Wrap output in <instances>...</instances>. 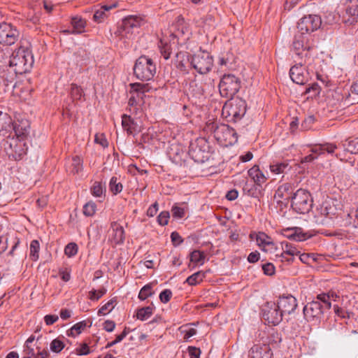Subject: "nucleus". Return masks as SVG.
Returning <instances> with one entry per match:
<instances>
[{"mask_svg":"<svg viewBox=\"0 0 358 358\" xmlns=\"http://www.w3.org/2000/svg\"><path fill=\"white\" fill-rule=\"evenodd\" d=\"M34 62L31 51L29 48L20 45L12 52L9 59V67L15 74L22 75L31 70Z\"/></svg>","mask_w":358,"mask_h":358,"instance_id":"nucleus-1","label":"nucleus"},{"mask_svg":"<svg viewBox=\"0 0 358 358\" xmlns=\"http://www.w3.org/2000/svg\"><path fill=\"white\" fill-rule=\"evenodd\" d=\"M206 129L214 134L215 139L220 143L231 145L237 141V134L234 129L225 124L217 122H208Z\"/></svg>","mask_w":358,"mask_h":358,"instance_id":"nucleus-2","label":"nucleus"},{"mask_svg":"<svg viewBox=\"0 0 358 358\" xmlns=\"http://www.w3.org/2000/svg\"><path fill=\"white\" fill-rule=\"evenodd\" d=\"M133 70L137 79L149 81L156 73V65L151 58L142 55L136 60Z\"/></svg>","mask_w":358,"mask_h":358,"instance_id":"nucleus-3","label":"nucleus"},{"mask_svg":"<svg viewBox=\"0 0 358 358\" xmlns=\"http://www.w3.org/2000/svg\"><path fill=\"white\" fill-rule=\"evenodd\" d=\"M313 46L310 43L308 36L297 33L295 34L292 44L291 51L296 59L306 63L312 55Z\"/></svg>","mask_w":358,"mask_h":358,"instance_id":"nucleus-4","label":"nucleus"},{"mask_svg":"<svg viewBox=\"0 0 358 358\" xmlns=\"http://www.w3.org/2000/svg\"><path fill=\"white\" fill-rule=\"evenodd\" d=\"M313 203V199L310 193L305 189L300 188L292 196L291 208L297 213L306 214L311 210Z\"/></svg>","mask_w":358,"mask_h":358,"instance_id":"nucleus-5","label":"nucleus"},{"mask_svg":"<svg viewBox=\"0 0 358 358\" xmlns=\"http://www.w3.org/2000/svg\"><path fill=\"white\" fill-rule=\"evenodd\" d=\"M42 344V335L38 334V329H36L34 334L25 342L22 358H45V349L41 346Z\"/></svg>","mask_w":358,"mask_h":358,"instance_id":"nucleus-6","label":"nucleus"},{"mask_svg":"<svg viewBox=\"0 0 358 358\" xmlns=\"http://www.w3.org/2000/svg\"><path fill=\"white\" fill-rule=\"evenodd\" d=\"M219 92L222 97L232 99L241 87V80L234 74H224L219 83Z\"/></svg>","mask_w":358,"mask_h":358,"instance_id":"nucleus-7","label":"nucleus"},{"mask_svg":"<svg viewBox=\"0 0 358 358\" xmlns=\"http://www.w3.org/2000/svg\"><path fill=\"white\" fill-rule=\"evenodd\" d=\"M327 310L329 309L324 307V303L316 296L312 301L305 305L303 311L304 317L308 322L318 324Z\"/></svg>","mask_w":358,"mask_h":358,"instance_id":"nucleus-8","label":"nucleus"},{"mask_svg":"<svg viewBox=\"0 0 358 358\" xmlns=\"http://www.w3.org/2000/svg\"><path fill=\"white\" fill-rule=\"evenodd\" d=\"M1 145L9 159L12 160H20L26 154L25 143L14 137L6 138L2 141Z\"/></svg>","mask_w":358,"mask_h":358,"instance_id":"nucleus-9","label":"nucleus"},{"mask_svg":"<svg viewBox=\"0 0 358 358\" xmlns=\"http://www.w3.org/2000/svg\"><path fill=\"white\" fill-rule=\"evenodd\" d=\"M246 110L245 101L242 99H236L229 103H225L222 108V113L227 114L226 117L230 118L229 121L237 122L245 115Z\"/></svg>","mask_w":358,"mask_h":358,"instance_id":"nucleus-10","label":"nucleus"},{"mask_svg":"<svg viewBox=\"0 0 358 358\" xmlns=\"http://www.w3.org/2000/svg\"><path fill=\"white\" fill-rule=\"evenodd\" d=\"M191 66L200 74L208 73L213 66V57L208 52H200L189 58Z\"/></svg>","mask_w":358,"mask_h":358,"instance_id":"nucleus-11","label":"nucleus"},{"mask_svg":"<svg viewBox=\"0 0 358 358\" xmlns=\"http://www.w3.org/2000/svg\"><path fill=\"white\" fill-rule=\"evenodd\" d=\"M262 316L268 324L274 326L278 325L283 317L277 303L273 301L266 302L262 306Z\"/></svg>","mask_w":358,"mask_h":358,"instance_id":"nucleus-12","label":"nucleus"},{"mask_svg":"<svg viewBox=\"0 0 358 358\" xmlns=\"http://www.w3.org/2000/svg\"><path fill=\"white\" fill-rule=\"evenodd\" d=\"M322 24L321 17L317 15H308L302 17L298 22L299 33L308 35L317 30Z\"/></svg>","mask_w":358,"mask_h":358,"instance_id":"nucleus-13","label":"nucleus"},{"mask_svg":"<svg viewBox=\"0 0 358 358\" xmlns=\"http://www.w3.org/2000/svg\"><path fill=\"white\" fill-rule=\"evenodd\" d=\"M19 34L18 30L11 24L0 23V44L5 45L14 44L18 39Z\"/></svg>","mask_w":358,"mask_h":358,"instance_id":"nucleus-14","label":"nucleus"},{"mask_svg":"<svg viewBox=\"0 0 358 358\" xmlns=\"http://www.w3.org/2000/svg\"><path fill=\"white\" fill-rule=\"evenodd\" d=\"M143 19L141 17L129 15L124 17L120 26L121 35L130 38L135 30L142 24Z\"/></svg>","mask_w":358,"mask_h":358,"instance_id":"nucleus-15","label":"nucleus"},{"mask_svg":"<svg viewBox=\"0 0 358 358\" xmlns=\"http://www.w3.org/2000/svg\"><path fill=\"white\" fill-rule=\"evenodd\" d=\"M338 147L334 143H324L315 145L312 149V154L305 156L301 159V163L311 162L317 158V156L324 155L326 153L333 155Z\"/></svg>","mask_w":358,"mask_h":358,"instance_id":"nucleus-16","label":"nucleus"},{"mask_svg":"<svg viewBox=\"0 0 358 358\" xmlns=\"http://www.w3.org/2000/svg\"><path fill=\"white\" fill-rule=\"evenodd\" d=\"M304 62L299 60V64L291 67L289 76L292 80L298 85H304L308 80L309 73L303 67Z\"/></svg>","mask_w":358,"mask_h":358,"instance_id":"nucleus-17","label":"nucleus"},{"mask_svg":"<svg viewBox=\"0 0 358 358\" xmlns=\"http://www.w3.org/2000/svg\"><path fill=\"white\" fill-rule=\"evenodd\" d=\"M276 303L282 315L293 313L298 306L296 299L291 294L280 296Z\"/></svg>","mask_w":358,"mask_h":358,"instance_id":"nucleus-18","label":"nucleus"},{"mask_svg":"<svg viewBox=\"0 0 358 358\" xmlns=\"http://www.w3.org/2000/svg\"><path fill=\"white\" fill-rule=\"evenodd\" d=\"M30 124L26 119L12 122V137L20 141H24L29 135Z\"/></svg>","mask_w":358,"mask_h":358,"instance_id":"nucleus-19","label":"nucleus"},{"mask_svg":"<svg viewBox=\"0 0 358 358\" xmlns=\"http://www.w3.org/2000/svg\"><path fill=\"white\" fill-rule=\"evenodd\" d=\"M134 94L129 99V105L134 106L143 101L144 92L148 91V85L138 83L131 84Z\"/></svg>","mask_w":358,"mask_h":358,"instance_id":"nucleus-20","label":"nucleus"},{"mask_svg":"<svg viewBox=\"0 0 358 358\" xmlns=\"http://www.w3.org/2000/svg\"><path fill=\"white\" fill-rule=\"evenodd\" d=\"M250 358H272L273 352L268 344H255L249 351Z\"/></svg>","mask_w":358,"mask_h":358,"instance_id":"nucleus-21","label":"nucleus"},{"mask_svg":"<svg viewBox=\"0 0 358 358\" xmlns=\"http://www.w3.org/2000/svg\"><path fill=\"white\" fill-rule=\"evenodd\" d=\"M201 143H203L202 139L199 141L198 140L194 143H192L189 149V156L194 162L198 163H203L208 159V153H206L204 150H202L201 146L199 145Z\"/></svg>","mask_w":358,"mask_h":358,"instance_id":"nucleus-22","label":"nucleus"},{"mask_svg":"<svg viewBox=\"0 0 358 358\" xmlns=\"http://www.w3.org/2000/svg\"><path fill=\"white\" fill-rule=\"evenodd\" d=\"M295 185L294 183L286 182L280 185L275 191L274 197L275 199H284L285 201H292V196L295 192H294Z\"/></svg>","mask_w":358,"mask_h":358,"instance_id":"nucleus-23","label":"nucleus"},{"mask_svg":"<svg viewBox=\"0 0 358 358\" xmlns=\"http://www.w3.org/2000/svg\"><path fill=\"white\" fill-rule=\"evenodd\" d=\"M12 118L6 113L0 111V136L6 138L12 135Z\"/></svg>","mask_w":358,"mask_h":358,"instance_id":"nucleus-24","label":"nucleus"},{"mask_svg":"<svg viewBox=\"0 0 358 358\" xmlns=\"http://www.w3.org/2000/svg\"><path fill=\"white\" fill-rule=\"evenodd\" d=\"M345 13L348 18L345 22L352 24L357 22L358 19V0H348L345 3Z\"/></svg>","mask_w":358,"mask_h":358,"instance_id":"nucleus-25","label":"nucleus"},{"mask_svg":"<svg viewBox=\"0 0 358 358\" xmlns=\"http://www.w3.org/2000/svg\"><path fill=\"white\" fill-rule=\"evenodd\" d=\"M122 125L128 134L134 136L140 131L139 126L130 115L124 114L122 116Z\"/></svg>","mask_w":358,"mask_h":358,"instance_id":"nucleus-26","label":"nucleus"},{"mask_svg":"<svg viewBox=\"0 0 358 358\" xmlns=\"http://www.w3.org/2000/svg\"><path fill=\"white\" fill-rule=\"evenodd\" d=\"M236 63V57L231 52L222 54L219 57L218 64L220 68H225L227 69H232Z\"/></svg>","mask_w":358,"mask_h":358,"instance_id":"nucleus-27","label":"nucleus"},{"mask_svg":"<svg viewBox=\"0 0 358 358\" xmlns=\"http://www.w3.org/2000/svg\"><path fill=\"white\" fill-rule=\"evenodd\" d=\"M110 229L113 231V240L115 244H122L124 241V230L120 224L116 222L110 224Z\"/></svg>","mask_w":358,"mask_h":358,"instance_id":"nucleus-28","label":"nucleus"},{"mask_svg":"<svg viewBox=\"0 0 358 358\" xmlns=\"http://www.w3.org/2000/svg\"><path fill=\"white\" fill-rule=\"evenodd\" d=\"M261 186L253 182H246L243 187L244 194L253 197L258 198L261 194Z\"/></svg>","mask_w":358,"mask_h":358,"instance_id":"nucleus-29","label":"nucleus"},{"mask_svg":"<svg viewBox=\"0 0 358 358\" xmlns=\"http://www.w3.org/2000/svg\"><path fill=\"white\" fill-rule=\"evenodd\" d=\"M338 298L339 296L334 292H323L317 295V299L322 301L324 307L329 310L331 308V301H336Z\"/></svg>","mask_w":358,"mask_h":358,"instance_id":"nucleus-30","label":"nucleus"},{"mask_svg":"<svg viewBox=\"0 0 358 358\" xmlns=\"http://www.w3.org/2000/svg\"><path fill=\"white\" fill-rule=\"evenodd\" d=\"M282 249L283 252L282 253V257L285 258V255H288L291 257H294V255H297L300 253L296 247L288 242H282ZM287 262L293 261V257H290L286 259Z\"/></svg>","mask_w":358,"mask_h":358,"instance_id":"nucleus-31","label":"nucleus"},{"mask_svg":"<svg viewBox=\"0 0 358 358\" xmlns=\"http://www.w3.org/2000/svg\"><path fill=\"white\" fill-rule=\"evenodd\" d=\"M345 152L358 154V138L347 139L341 144Z\"/></svg>","mask_w":358,"mask_h":358,"instance_id":"nucleus-32","label":"nucleus"},{"mask_svg":"<svg viewBox=\"0 0 358 358\" xmlns=\"http://www.w3.org/2000/svg\"><path fill=\"white\" fill-rule=\"evenodd\" d=\"M71 25L73 29V31L76 34H82L85 31L86 22L81 17H73L71 19Z\"/></svg>","mask_w":358,"mask_h":358,"instance_id":"nucleus-33","label":"nucleus"},{"mask_svg":"<svg viewBox=\"0 0 358 358\" xmlns=\"http://www.w3.org/2000/svg\"><path fill=\"white\" fill-rule=\"evenodd\" d=\"M155 306L153 304H151L150 306L146 307L138 308L136 310V316L137 319L141 321L146 320L152 315Z\"/></svg>","mask_w":358,"mask_h":358,"instance_id":"nucleus-34","label":"nucleus"},{"mask_svg":"<svg viewBox=\"0 0 358 358\" xmlns=\"http://www.w3.org/2000/svg\"><path fill=\"white\" fill-rule=\"evenodd\" d=\"M15 85L13 83V78H8L7 74L5 72H3L0 75V92H7L10 88L14 87Z\"/></svg>","mask_w":358,"mask_h":358,"instance_id":"nucleus-35","label":"nucleus"},{"mask_svg":"<svg viewBox=\"0 0 358 358\" xmlns=\"http://www.w3.org/2000/svg\"><path fill=\"white\" fill-rule=\"evenodd\" d=\"M189 259L191 262L201 266L205 262L206 255L203 251L194 250L189 254Z\"/></svg>","mask_w":358,"mask_h":358,"instance_id":"nucleus-36","label":"nucleus"},{"mask_svg":"<svg viewBox=\"0 0 358 358\" xmlns=\"http://www.w3.org/2000/svg\"><path fill=\"white\" fill-rule=\"evenodd\" d=\"M87 326V322L85 320L77 322L67 331V335L69 336L76 337L80 334Z\"/></svg>","mask_w":358,"mask_h":358,"instance_id":"nucleus-37","label":"nucleus"},{"mask_svg":"<svg viewBox=\"0 0 358 358\" xmlns=\"http://www.w3.org/2000/svg\"><path fill=\"white\" fill-rule=\"evenodd\" d=\"M114 7H115V4L112 6H103L101 8L95 11L93 16L94 20L98 23L102 22L106 17V11H108Z\"/></svg>","mask_w":358,"mask_h":358,"instance_id":"nucleus-38","label":"nucleus"},{"mask_svg":"<svg viewBox=\"0 0 358 358\" xmlns=\"http://www.w3.org/2000/svg\"><path fill=\"white\" fill-rule=\"evenodd\" d=\"M205 273L201 271H197L189 275L185 280L189 285L194 286L203 281L205 278Z\"/></svg>","mask_w":358,"mask_h":358,"instance_id":"nucleus-39","label":"nucleus"},{"mask_svg":"<svg viewBox=\"0 0 358 358\" xmlns=\"http://www.w3.org/2000/svg\"><path fill=\"white\" fill-rule=\"evenodd\" d=\"M123 185L118 181V178L113 176L109 182V189L113 195H117L122 191Z\"/></svg>","mask_w":358,"mask_h":358,"instance_id":"nucleus-40","label":"nucleus"},{"mask_svg":"<svg viewBox=\"0 0 358 358\" xmlns=\"http://www.w3.org/2000/svg\"><path fill=\"white\" fill-rule=\"evenodd\" d=\"M176 31L175 33V36L176 37L182 36L189 33V28L187 26L186 23L183 18H178L176 23Z\"/></svg>","mask_w":358,"mask_h":358,"instance_id":"nucleus-41","label":"nucleus"},{"mask_svg":"<svg viewBox=\"0 0 358 358\" xmlns=\"http://www.w3.org/2000/svg\"><path fill=\"white\" fill-rule=\"evenodd\" d=\"M40 243L37 240H33L30 243L29 257L32 261L39 258Z\"/></svg>","mask_w":358,"mask_h":358,"instance_id":"nucleus-42","label":"nucleus"},{"mask_svg":"<svg viewBox=\"0 0 358 358\" xmlns=\"http://www.w3.org/2000/svg\"><path fill=\"white\" fill-rule=\"evenodd\" d=\"M170 157L175 161L181 160L185 155V152L180 145H173L169 152Z\"/></svg>","mask_w":358,"mask_h":358,"instance_id":"nucleus-43","label":"nucleus"},{"mask_svg":"<svg viewBox=\"0 0 358 358\" xmlns=\"http://www.w3.org/2000/svg\"><path fill=\"white\" fill-rule=\"evenodd\" d=\"M159 47L160 48V52L163 57L165 59H169L171 54L172 52L171 45L169 43L164 42L162 40H161Z\"/></svg>","mask_w":358,"mask_h":358,"instance_id":"nucleus-44","label":"nucleus"},{"mask_svg":"<svg viewBox=\"0 0 358 358\" xmlns=\"http://www.w3.org/2000/svg\"><path fill=\"white\" fill-rule=\"evenodd\" d=\"M154 294L152 291V286L151 284H147L143 286L138 294V298L140 300H145L148 297L152 296Z\"/></svg>","mask_w":358,"mask_h":358,"instance_id":"nucleus-45","label":"nucleus"},{"mask_svg":"<svg viewBox=\"0 0 358 358\" xmlns=\"http://www.w3.org/2000/svg\"><path fill=\"white\" fill-rule=\"evenodd\" d=\"M288 166L289 164L286 162H283L270 165V170L275 174H280L284 173Z\"/></svg>","mask_w":358,"mask_h":358,"instance_id":"nucleus-46","label":"nucleus"},{"mask_svg":"<svg viewBox=\"0 0 358 358\" xmlns=\"http://www.w3.org/2000/svg\"><path fill=\"white\" fill-rule=\"evenodd\" d=\"M287 237L296 241H302L307 238L306 234L301 232V228H296L293 232L287 235Z\"/></svg>","mask_w":358,"mask_h":358,"instance_id":"nucleus-47","label":"nucleus"},{"mask_svg":"<svg viewBox=\"0 0 358 358\" xmlns=\"http://www.w3.org/2000/svg\"><path fill=\"white\" fill-rule=\"evenodd\" d=\"M96 210V205L93 201L86 203L83 206V214L87 217H92Z\"/></svg>","mask_w":358,"mask_h":358,"instance_id":"nucleus-48","label":"nucleus"},{"mask_svg":"<svg viewBox=\"0 0 358 358\" xmlns=\"http://www.w3.org/2000/svg\"><path fill=\"white\" fill-rule=\"evenodd\" d=\"M72 170L73 174H78L83 169V161L78 156H75L72 159Z\"/></svg>","mask_w":358,"mask_h":358,"instance_id":"nucleus-49","label":"nucleus"},{"mask_svg":"<svg viewBox=\"0 0 358 358\" xmlns=\"http://www.w3.org/2000/svg\"><path fill=\"white\" fill-rule=\"evenodd\" d=\"M192 324H188L186 325H183L180 328L181 329V332L184 334L185 340H187L192 336L196 334V329L189 327V325Z\"/></svg>","mask_w":358,"mask_h":358,"instance_id":"nucleus-50","label":"nucleus"},{"mask_svg":"<svg viewBox=\"0 0 358 358\" xmlns=\"http://www.w3.org/2000/svg\"><path fill=\"white\" fill-rule=\"evenodd\" d=\"M91 194L95 197H101L103 196L104 190L100 182H94L90 188Z\"/></svg>","mask_w":358,"mask_h":358,"instance_id":"nucleus-51","label":"nucleus"},{"mask_svg":"<svg viewBox=\"0 0 358 358\" xmlns=\"http://www.w3.org/2000/svg\"><path fill=\"white\" fill-rule=\"evenodd\" d=\"M115 300L111 299L105 305L102 306L98 310L99 315H105L110 313L115 307Z\"/></svg>","mask_w":358,"mask_h":358,"instance_id":"nucleus-52","label":"nucleus"},{"mask_svg":"<svg viewBox=\"0 0 358 358\" xmlns=\"http://www.w3.org/2000/svg\"><path fill=\"white\" fill-rule=\"evenodd\" d=\"M71 96L73 100H80L83 96V90L76 84H72L71 87Z\"/></svg>","mask_w":358,"mask_h":358,"instance_id":"nucleus-53","label":"nucleus"},{"mask_svg":"<svg viewBox=\"0 0 358 358\" xmlns=\"http://www.w3.org/2000/svg\"><path fill=\"white\" fill-rule=\"evenodd\" d=\"M78 247L75 243H69L64 248V253L69 257L75 256L78 252Z\"/></svg>","mask_w":358,"mask_h":358,"instance_id":"nucleus-54","label":"nucleus"},{"mask_svg":"<svg viewBox=\"0 0 358 358\" xmlns=\"http://www.w3.org/2000/svg\"><path fill=\"white\" fill-rule=\"evenodd\" d=\"M106 293V289L103 287L99 290L92 289L89 292V299L92 301H98Z\"/></svg>","mask_w":358,"mask_h":358,"instance_id":"nucleus-55","label":"nucleus"},{"mask_svg":"<svg viewBox=\"0 0 358 358\" xmlns=\"http://www.w3.org/2000/svg\"><path fill=\"white\" fill-rule=\"evenodd\" d=\"M171 213L174 218L181 219L185 216V210L183 207L174 205L171 208Z\"/></svg>","mask_w":358,"mask_h":358,"instance_id":"nucleus-56","label":"nucleus"},{"mask_svg":"<svg viewBox=\"0 0 358 358\" xmlns=\"http://www.w3.org/2000/svg\"><path fill=\"white\" fill-rule=\"evenodd\" d=\"M50 348L52 352L58 353L64 349V344L62 341L57 338V339H54L51 342V343L50 345Z\"/></svg>","mask_w":358,"mask_h":358,"instance_id":"nucleus-57","label":"nucleus"},{"mask_svg":"<svg viewBox=\"0 0 358 358\" xmlns=\"http://www.w3.org/2000/svg\"><path fill=\"white\" fill-rule=\"evenodd\" d=\"M76 354L79 356L89 355L91 351L86 343H80L75 350Z\"/></svg>","mask_w":358,"mask_h":358,"instance_id":"nucleus-58","label":"nucleus"},{"mask_svg":"<svg viewBox=\"0 0 358 358\" xmlns=\"http://www.w3.org/2000/svg\"><path fill=\"white\" fill-rule=\"evenodd\" d=\"M172 295L173 294L171 290L169 289H166L161 292L159 298L162 303H166L170 301V299L172 297Z\"/></svg>","mask_w":358,"mask_h":358,"instance_id":"nucleus-59","label":"nucleus"},{"mask_svg":"<svg viewBox=\"0 0 358 358\" xmlns=\"http://www.w3.org/2000/svg\"><path fill=\"white\" fill-rule=\"evenodd\" d=\"M169 217V212L162 211L157 217V222L161 226H165L168 224Z\"/></svg>","mask_w":358,"mask_h":358,"instance_id":"nucleus-60","label":"nucleus"},{"mask_svg":"<svg viewBox=\"0 0 358 358\" xmlns=\"http://www.w3.org/2000/svg\"><path fill=\"white\" fill-rule=\"evenodd\" d=\"M320 90L321 89H320V85L317 83H314L311 84L310 85H309L308 87H306L305 92L306 94L313 92V94L312 96H316L317 95H318L320 94Z\"/></svg>","mask_w":358,"mask_h":358,"instance_id":"nucleus-61","label":"nucleus"},{"mask_svg":"<svg viewBox=\"0 0 358 358\" xmlns=\"http://www.w3.org/2000/svg\"><path fill=\"white\" fill-rule=\"evenodd\" d=\"M315 121V117L314 115H309L304 119L301 124V127L303 129H310L313 125V124Z\"/></svg>","mask_w":358,"mask_h":358,"instance_id":"nucleus-62","label":"nucleus"},{"mask_svg":"<svg viewBox=\"0 0 358 358\" xmlns=\"http://www.w3.org/2000/svg\"><path fill=\"white\" fill-rule=\"evenodd\" d=\"M95 143L100 144L103 148H107L108 143L103 134H96L94 138Z\"/></svg>","mask_w":358,"mask_h":358,"instance_id":"nucleus-63","label":"nucleus"},{"mask_svg":"<svg viewBox=\"0 0 358 358\" xmlns=\"http://www.w3.org/2000/svg\"><path fill=\"white\" fill-rule=\"evenodd\" d=\"M187 351L189 358H200L201 350L199 348L194 346H189Z\"/></svg>","mask_w":358,"mask_h":358,"instance_id":"nucleus-64","label":"nucleus"}]
</instances>
